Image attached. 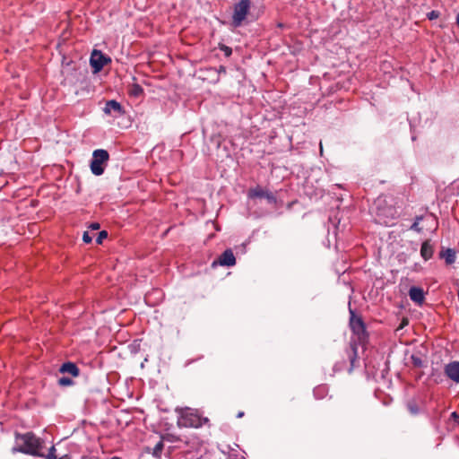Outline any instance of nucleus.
<instances>
[{
    "label": "nucleus",
    "instance_id": "obj_1",
    "mask_svg": "<svg viewBox=\"0 0 459 459\" xmlns=\"http://www.w3.org/2000/svg\"><path fill=\"white\" fill-rule=\"evenodd\" d=\"M178 428L198 429L209 423V419L201 414L198 410L191 408L177 409Z\"/></svg>",
    "mask_w": 459,
    "mask_h": 459
},
{
    "label": "nucleus",
    "instance_id": "obj_2",
    "mask_svg": "<svg viewBox=\"0 0 459 459\" xmlns=\"http://www.w3.org/2000/svg\"><path fill=\"white\" fill-rule=\"evenodd\" d=\"M16 445L14 451H18L26 455H43L40 454L42 449V442L32 432L16 435Z\"/></svg>",
    "mask_w": 459,
    "mask_h": 459
},
{
    "label": "nucleus",
    "instance_id": "obj_3",
    "mask_svg": "<svg viewBox=\"0 0 459 459\" xmlns=\"http://www.w3.org/2000/svg\"><path fill=\"white\" fill-rule=\"evenodd\" d=\"M109 154L106 150L98 149L92 153L91 161V170L95 176H100L104 173L105 167L108 161Z\"/></svg>",
    "mask_w": 459,
    "mask_h": 459
},
{
    "label": "nucleus",
    "instance_id": "obj_4",
    "mask_svg": "<svg viewBox=\"0 0 459 459\" xmlns=\"http://www.w3.org/2000/svg\"><path fill=\"white\" fill-rule=\"evenodd\" d=\"M251 1L240 0L234 5L231 23L233 27L238 28L243 24L247 14L250 12Z\"/></svg>",
    "mask_w": 459,
    "mask_h": 459
},
{
    "label": "nucleus",
    "instance_id": "obj_5",
    "mask_svg": "<svg viewBox=\"0 0 459 459\" xmlns=\"http://www.w3.org/2000/svg\"><path fill=\"white\" fill-rule=\"evenodd\" d=\"M385 199L382 197H378L375 203L374 206L376 208V214L378 218L380 223L384 224H392V220L394 218L395 210L392 206L382 207L384 204Z\"/></svg>",
    "mask_w": 459,
    "mask_h": 459
},
{
    "label": "nucleus",
    "instance_id": "obj_6",
    "mask_svg": "<svg viewBox=\"0 0 459 459\" xmlns=\"http://www.w3.org/2000/svg\"><path fill=\"white\" fill-rule=\"evenodd\" d=\"M350 326L352 332L358 335L359 340L366 337V326L359 316H356L354 312L351 310Z\"/></svg>",
    "mask_w": 459,
    "mask_h": 459
},
{
    "label": "nucleus",
    "instance_id": "obj_7",
    "mask_svg": "<svg viewBox=\"0 0 459 459\" xmlns=\"http://www.w3.org/2000/svg\"><path fill=\"white\" fill-rule=\"evenodd\" d=\"M110 61V58L107 57L100 50H93L90 58V64L95 72H100L107 64Z\"/></svg>",
    "mask_w": 459,
    "mask_h": 459
},
{
    "label": "nucleus",
    "instance_id": "obj_8",
    "mask_svg": "<svg viewBox=\"0 0 459 459\" xmlns=\"http://www.w3.org/2000/svg\"><path fill=\"white\" fill-rule=\"evenodd\" d=\"M220 264L221 266H233L236 264V258L231 249H226L218 258L217 261L212 263V265Z\"/></svg>",
    "mask_w": 459,
    "mask_h": 459
},
{
    "label": "nucleus",
    "instance_id": "obj_9",
    "mask_svg": "<svg viewBox=\"0 0 459 459\" xmlns=\"http://www.w3.org/2000/svg\"><path fill=\"white\" fill-rule=\"evenodd\" d=\"M409 297L416 305H422L425 300V293L421 288L411 287L409 290Z\"/></svg>",
    "mask_w": 459,
    "mask_h": 459
},
{
    "label": "nucleus",
    "instance_id": "obj_10",
    "mask_svg": "<svg viewBox=\"0 0 459 459\" xmlns=\"http://www.w3.org/2000/svg\"><path fill=\"white\" fill-rule=\"evenodd\" d=\"M445 372L453 381L459 383V362L455 361L446 365Z\"/></svg>",
    "mask_w": 459,
    "mask_h": 459
},
{
    "label": "nucleus",
    "instance_id": "obj_11",
    "mask_svg": "<svg viewBox=\"0 0 459 459\" xmlns=\"http://www.w3.org/2000/svg\"><path fill=\"white\" fill-rule=\"evenodd\" d=\"M250 198H266L268 200H274V196L272 193L264 190L261 186H256L250 189L248 193Z\"/></svg>",
    "mask_w": 459,
    "mask_h": 459
},
{
    "label": "nucleus",
    "instance_id": "obj_12",
    "mask_svg": "<svg viewBox=\"0 0 459 459\" xmlns=\"http://www.w3.org/2000/svg\"><path fill=\"white\" fill-rule=\"evenodd\" d=\"M104 112L110 115L112 112L122 114L124 111L121 104L117 100H112L106 102Z\"/></svg>",
    "mask_w": 459,
    "mask_h": 459
},
{
    "label": "nucleus",
    "instance_id": "obj_13",
    "mask_svg": "<svg viewBox=\"0 0 459 459\" xmlns=\"http://www.w3.org/2000/svg\"><path fill=\"white\" fill-rule=\"evenodd\" d=\"M329 394V387L327 385L322 384L316 385L313 390L314 397L316 400H322L325 398Z\"/></svg>",
    "mask_w": 459,
    "mask_h": 459
},
{
    "label": "nucleus",
    "instance_id": "obj_14",
    "mask_svg": "<svg viewBox=\"0 0 459 459\" xmlns=\"http://www.w3.org/2000/svg\"><path fill=\"white\" fill-rule=\"evenodd\" d=\"M60 372L67 373L73 377H77L79 375V368L73 362H65L61 366Z\"/></svg>",
    "mask_w": 459,
    "mask_h": 459
},
{
    "label": "nucleus",
    "instance_id": "obj_15",
    "mask_svg": "<svg viewBox=\"0 0 459 459\" xmlns=\"http://www.w3.org/2000/svg\"><path fill=\"white\" fill-rule=\"evenodd\" d=\"M346 352H347V356L351 361L350 371H351L353 369V368L355 367V362L358 359L357 346L355 344H351V346L346 351Z\"/></svg>",
    "mask_w": 459,
    "mask_h": 459
},
{
    "label": "nucleus",
    "instance_id": "obj_16",
    "mask_svg": "<svg viewBox=\"0 0 459 459\" xmlns=\"http://www.w3.org/2000/svg\"><path fill=\"white\" fill-rule=\"evenodd\" d=\"M420 255L425 260H429L433 255V247L429 241H425L420 249Z\"/></svg>",
    "mask_w": 459,
    "mask_h": 459
},
{
    "label": "nucleus",
    "instance_id": "obj_17",
    "mask_svg": "<svg viewBox=\"0 0 459 459\" xmlns=\"http://www.w3.org/2000/svg\"><path fill=\"white\" fill-rule=\"evenodd\" d=\"M440 256L446 260L447 264H451L455 261V253L450 248L442 251L440 253Z\"/></svg>",
    "mask_w": 459,
    "mask_h": 459
},
{
    "label": "nucleus",
    "instance_id": "obj_18",
    "mask_svg": "<svg viewBox=\"0 0 459 459\" xmlns=\"http://www.w3.org/2000/svg\"><path fill=\"white\" fill-rule=\"evenodd\" d=\"M143 93V89L141 85L134 83L129 90V94L134 97H139Z\"/></svg>",
    "mask_w": 459,
    "mask_h": 459
},
{
    "label": "nucleus",
    "instance_id": "obj_19",
    "mask_svg": "<svg viewBox=\"0 0 459 459\" xmlns=\"http://www.w3.org/2000/svg\"><path fill=\"white\" fill-rule=\"evenodd\" d=\"M163 447H164V444H163V441L162 440H160L154 446L153 448V452H152V455L155 456V457H160L162 450H163Z\"/></svg>",
    "mask_w": 459,
    "mask_h": 459
},
{
    "label": "nucleus",
    "instance_id": "obj_20",
    "mask_svg": "<svg viewBox=\"0 0 459 459\" xmlns=\"http://www.w3.org/2000/svg\"><path fill=\"white\" fill-rule=\"evenodd\" d=\"M407 408H408L409 411L413 415L416 414L420 411L419 405L414 402L409 403L407 405Z\"/></svg>",
    "mask_w": 459,
    "mask_h": 459
},
{
    "label": "nucleus",
    "instance_id": "obj_21",
    "mask_svg": "<svg viewBox=\"0 0 459 459\" xmlns=\"http://www.w3.org/2000/svg\"><path fill=\"white\" fill-rule=\"evenodd\" d=\"M58 384L61 386H68L73 384V380L69 377H63L58 379Z\"/></svg>",
    "mask_w": 459,
    "mask_h": 459
},
{
    "label": "nucleus",
    "instance_id": "obj_22",
    "mask_svg": "<svg viewBox=\"0 0 459 459\" xmlns=\"http://www.w3.org/2000/svg\"><path fill=\"white\" fill-rule=\"evenodd\" d=\"M108 237V233L105 230H102L99 233L98 238H96V242L98 244H101L102 240Z\"/></svg>",
    "mask_w": 459,
    "mask_h": 459
},
{
    "label": "nucleus",
    "instance_id": "obj_23",
    "mask_svg": "<svg viewBox=\"0 0 459 459\" xmlns=\"http://www.w3.org/2000/svg\"><path fill=\"white\" fill-rule=\"evenodd\" d=\"M411 359L412 363L414 364V366H416V367L421 366L422 360H421V359L420 357L415 356L414 354H412L411 356Z\"/></svg>",
    "mask_w": 459,
    "mask_h": 459
},
{
    "label": "nucleus",
    "instance_id": "obj_24",
    "mask_svg": "<svg viewBox=\"0 0 459 459\" xmlns=\"http://www.w3.org/2000/svg\"><path fill=\"white\" fill-rule=\"evenodd\" d=\"M220 48L224 52L225 56H230L232 54V49L228 46L222 45Z\"/></svg>",
    "mask_w": 459,
    "mask_h": 459
},
{
    "label": "nucleus",
    "instance_id": "obj_25",
    "mask_svg": "<svg viewBox=\"0 0 459 459\" xmlns=\"http://www.w3.org/2000/svg\"><path fill=\"white\" fill-rule=\"evenodd\" d=\"M439 17V12L437 11H431L428 13V18L429 20H435V19H437Z\"/></svg>",
    "mask_w": 459,
    "mask_h": 459
},
{
    "label": "nucleus",
    "instance_id": "obj_26",
    "mask_svg": "<svg viewBox=\"0 0 459 459\" xmlns=\"http://www.w3.org/2000/svg\"><path fill=\"white\" fill-rule=\"evenodd\" d=\"M56 449L54 446H52L47 455V459H57V457L55 455Z\"/></svg>",
    "mask_w": 459,
    "mask_h": 459
},
{
    "label": "nucleus",
    "instance_id": "obj_27",
    "mask_svg": "<svg viewBox=\"0 0 459 459\" xmlns=\"http://www.w3.org/2000/svg\"><path fill=\"white\" fill-rule=\"evenodd\" d=\"M422 219H418L411 226V229L416 230V231H421L422 230V227H420V221H421Z\"/></svg>",
    "mask_w": 459,
    "mask_h": 459
},
{
    "label": "nucleus",
    "instance_id": "obj_28",
    "mask_svg": "<svg viewBox=\"0 0 459 459\" xmlns=\"http://www.w3.org/2000/svg\"><path fill=\"white\" fill-rule=\"evenodd\" d=\"M82 240H83L85 243L89 244V243H91V242L92 238H91V237L89 235V233H88V232H84V233H83V236H82Z\"/></svg>",
    "mask_w": 459,
    "mask_h": 459
},
{
    "label": "nucleus",
    "instance_id": "obj_29",
    "mask_svg": "<svg viewBox=\"0 0 459 459\" xmlns=\"http://www.w3.org/2000/svg\"><path fill=\"white\" fill-rule=\"evenodd\" d=\"M91 228L92 230H99V229H100V224H99V223H92V224L91 225Z\"/></svg>",
    "mask_w": 459,
    "mask_h": 459
},
{
    "label": "nucleus",
    "instance_id": "obj_30",
    "mask_svg": "<svg viewBox=\"0 0 459 459\" xmlns=\"http://www.w3.org/2000/svg\"><path fill=\"white\" fill-rule=\"evenodd\" d=\"M244 416V412L243 411H239L237 415L238 418H241Z\"/></svg>",
    "mask_w": 459,
    "mask_h": 459
},
{
    "label": "nucleus",
    "instance_id": "obj_31",
    "mask_svg": "<svg viewBox=\"0 0 459 459\" xmlns=\"http://www.w3.org/2000/svg\"><path fill=\"white\" fill-rule=\"evenodd\" d=\"M57 459H70V457H69V455H64L62 457H59Z\"/></svg>",
    "mask_w": 459,
    "mask_h": 459
},
{
    "label": "nucleus",
    "instance_id": "obj_32",
    "mask_svg": "<svg viewBox=\"0 0 459 459\" xmlns=\"http://www.w3.org/2000/svg\"><path fill=\"white\" fill-rule=\"evenodd\" d=\"M400 329H402V323L396 328L397 331L400 330Z\"/></svg>",
    "mask_w": 459,
    "mask_h": 459
},
{
    "label": "nucleus",
    "instance_id": "obj_33",
    "mask_svg": "<svg viewBox=\"0 0 459 459\" xmlns=\"http://www.w3.org/2000/svg\"><path fill=\"white\" fill-rule=\"evenodd\" d=\"M109 459H121V458H120V457H118V456H113V457H111V458H109Z\"/></svg>",
    "mask_w": 459,
    "mask_h": 459
},
{
    "label": "nucleus",
    "instance_id": "obj_34",
    "mask_svg": "<svg viewBox=\"0 0 459 459\" xmlns=\"http://www.w3.org/2000/svg\"><path fill=\"white\" fill-rule=\"evenodd\" d=\"M456 22H457V24H458V26H459V14H458V15H457V17H456Z\"/></svg>",
    "mask_w": 459,
    "mask_h": 459
},
{
    "label": "nucleus",
    "instance_id": "obj_35",
    "mask_svg": "<svg viewBox=\"0 0 459 459\" xmlns=\"http://www.w3.org/2000/svg\"><path fill=\"white\" fill-rule=\"evenodd\" d=\"M403 326H404L405 325H407V321H406V319H404V318H403Z\"/></svg>",
    "mask_w": 459,
    "mask_h": 459
},
{
    "label": "nucleus",
    "instance_id": "obj_36",
    "mask_svg": "<svg viewBox=\"0 0 459 459\" xmlns=\"http://www.w3.org/2000/svg\"><path fill=\"white\" fill-rule=\"evenodd\" d=\"M223 71H225V67H222V66H221V72H223Z\"/></svg>",
    "mask_w": 459,
    "mask_h": 459
},
{
    "label": "nucleus",
    "instance_id": "obj_37",
    "mask_svg": "<svg viewBox=\"0 0 459 459\" xmlns=\"http://www.w3.org/2000/svg\"><path fill=\"white\" fill-rule=\"evenodd\" d=\"M223 71H225V67H222V66H221V72H223Z\"/></svg>",
    "mask_w": 459,
    "mask_h": 459
},
{
    "label": "nucleus",
    "instance_id": "obj_38",
    "mask_svg": "<svg viewBox=\"0 0 459 459\" xmlns=\"http://www.w3.org/2000/svg\"><path fill=\"white\" fill-rule=\"evenodd\" d=\"M88 459H98V458H95V457H91V458H88Z\"/></svg>",
    "mask_w": 459,
    "mask_h": 459
},
{
    "label": "nucleus",
    "instance_id": "obj_39",
    "mask_svg": "<svg viewBox=\"0 0 459 459\" xmlns=\"http://www.w3.org/2000/svg\"><path fill=\"white\" fill-rule=\"evenodd\" d=\"M241 459H244L243 457Z\"/></svg>",
    "mask_w": 459,
    "mask_h": 459
}]
</instances>
